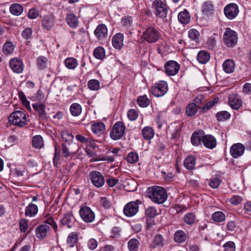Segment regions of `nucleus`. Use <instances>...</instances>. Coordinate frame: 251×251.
<instances>
[{
  "instance_id": "a211bd4d",
  "label": "nucleus",
  "mask_w": 251,
  "mask_h": 251,
  "mask_svg": "<svg viewBox=\"0 0 251 251\" xmlns=\"http://www.w3.org/2000/svg\"><path fill=\"white\" fill-rule=\"evenodd\" d=\"M202 141L204 146L210 149L215 148L217 145V141L214 136L211 135H204L202 138Z\"/></svg>"
},
{
  "instance_id": "8fccbe9b",
  "label": "nucleus",
  "mask_w": 251,
  "mask_h": 251,
  "mask_svg": "<svg viewBox=\"0 0 251 251\" xmlns=\"http://www.w3.org/2000/svg\"><path fill=\"white\" fill-rule=\"evenodd\" d=\"M88 88L93 91H97L100 88V84L97 79H91L88 82Z\"/></svg>"
},
{
  "instance_id": "5701e85b",
  "label": "nucleus",
  "mask_w": 251,
  "mask_h": 251,
  "mask_svg": "<svg viewBox=\"0 0 251 251\" xmlns=\"http://www.w3.org/2000/svg\"><path fill=\"white\" fill-rule=\"evenodd\" d=\"M66 21L68 25L72 28H76L78 25V19L73 13L67 14L66 17Z\"/></svg>"
},
{
  "instance_id": "052dcab7",
  "label": "nucleus",
  "mask_w": 251,
  "mask_h": 251,
  "mask_svg": "<svg viewBox=\"0 0 251 251\" xmlns=\"http://www.w3.org/2000/svg\"><path fill=\"white\" fill-rule=\"evenodd\" d=\"M32 30L31 28L27 27L25 29L22 33V36L25 39L28 40L30 39L32 36Z\"/></svg>"
},
{
  "instance_id": "680f3d73",
  "label": "nucleus",
  "mask_w": 251,
  "mask_h": 251,
  "mask_svg": "<svg viewBox=\"0 0 251 251\" xmlns=\"http://www.w3.org/2000/svg\"><path fill=\"white\" fill-rule=\"evenodd\" d=\"M242 198L240 196L234 195L229 200L230 203L233 205H236L240 204L242 201Z\"/></svg>"
},
{
  "instance_id": "9b49d317",
  "label": "nucleus",
  "mask_w": 251,
  "mask_h": 251,
  "mask_svg": "<svg viewBox=\"0 0 251 251\" xmlns=\"http://www.w3.org/2000/svg\"><path fill=\"white\" fill-rule=\"evenodd\" d=\"M79 213L81 219L86 223H91L95 219V213L88 206L81 207Z\"/></svg>"
},
{
  "instance_id": "4be33fe9",
  "label": "nucleus",
  "mask_w": 251,
  "mask_h": 251,
  "mask_svg": "<svg viewBox=\"0 0 251 251\" xmlns=\"http://www.w3.org/2000/svg\"><path fill=\"white\" fill-rule=\"evenodd\" d=\"M124 35L118 33L115 34L112 39V45L115 49H120L123 46Z\"/></svg>"
},
{
  "instance_id": "13d9d810",
  "label": "nucleus",
  "mask_w": 251,
  "mask_h": 251,
  "mask_svg": "<svg viewBox=\"0 0 251 251\" xmlns=\"http://www.w3.org/2000/svg\"><path fill=\"white\" fill-rule=\"evenodd\" d=\"M222 180L218 177H215L210 180L209 184V186L214 189L217 188L221 183Z\"/></svg>"
},
{
  "instance_id": "6e6d98bb",
  "label": "nucleus",
  "mask_w": 251,
  "mask_h": 251,
  "mask_svg": "<svg viewBox=\"0 0 251 251\" xmlns=\"http://www.w3.org/2000/svg\"><path fill=\"white\" fill-rule=\"evenodd\" d=\"M224 251H235V244L232 241H228L224 245Z\"/></svg>"
},
{
  "instance_id": "0e129e2a",
  "label": "nucleus",
  "mask_w": 251,
  "mask_h": 251,
  "mask_svg": "<svg viewBox=\"0 0 251 251\" xmlns=\"http://www.w3.org/2000/svg\"><path fill=\"white\" fill-rule=\"evenodd\" d=\"M39 16V11L35 8L29 9L28 13V17L29 19H34Z\"/></svg>"
},
{
  "instance_id": "2eb2a0df",
  "label": "nucleus",
  "mask_w": 251,
  "mask_h": 251,
  "mask_svg": "<svg viewBox=\"0 0 251 251\" xmlns=\"http://www.w3.org/2000/svg\"><path fill=\"white\" fill-rule=\"evenodd\" d=\"M228 103L232 109L237 110L241 107L242 100L239 95L232 94L228 97Z\"/></svg>"
},
{
  "instance_id": "423d86ee",
  "label": "nucleus",
  "mask_w": 251,
  "mask_h": 251,
  "mask_svg": "<svg viewBox=\"0 0 251 251\" xmlns=\"http://www.w3.org/2000/svg\"><path fill=\"white\" fill-rule=\"evenodd\" d=\"M125 126L122 122H117L110 131V136L113 140L121 139L125 134Z\"/></svg>"
},
{
  "instance_id": "5fc2aeb1",
  "label": "nucleus",
  "mask_w": 251,
  "mask_h": 251,
  "mask_svg": "<svg viewBox=\"0 0 251 251\" xmlns=\"http://www.w3.org/2000/svg\"><path fill=\"white\" fill-rule=\"evenodd\" d=\"M126 159L127 162L129 163H135L138 160V154L136 152H131L128 153Z\"/></svg>"
},
{
  "instance_id": "e2e57ef3",
  "label": "nucleus",
  "mask_w": 251,
  "mask_h": 251,
  "mask_svg": "<svg viewBox=\"0 0 251 251\" xmlns=\"http://www.w3.org/2000/svg\"><path fill=\"white\" fill-rule=\"evenodd\" d=\"M199 34V31L195 29H191L188 31L189 37L193 40L197 39Z\"/></svg>"
},
{
  "instance_id": "4d7b16f0",
  "label": "nucleus",
  "mask_w": 251,
  "mask_h": 251,
  "mask_svg": "<svg viewBox=\"0 0 251 251\" xmlns=\"http://www.w3.org/2000/svg\"><path fill=\"white\" fill-rule=\"evenodd\" d=\"M127 117L131 121H134L137 119L138 116V112L133 109L129 110L127 112Z\"/></svg>"
},
{
  "instance_id": "37998d69",
  "label": "nucleus",
  "mask_w": 251,
  "mask_h": 251,
  "mask_svg": "<svg viewBox=\"0 0 251 251\" xmlns=\"http://www.w3.org/2000/svg\"><path fill=\"white\" fill-rule=\"evenodd\" d=\"M137 104L142 107H146L150 104V100L146 95L139 96L137 100Z\"/></svg>"
},
{
  "instance_id": "6ab92c4d",
  "label": "nucleus",
  "mask_w": 251,
  "mask_h": 251,
  "mask_svg": "<svg viewBox=\"0 0 251 251\" xmlns=\"http://www.w3.org/2000/svg\"><path fill=\"white\" fill-rule=\"evenodd\" d=\"M95 35L99 40H102L107 36V28L103 24L98 25L94 31Z\"/></svg>"
},
{
  "instance_id": "dca6fc26",
  "label": "nucleus",
  "mask_w": 251,
  "mask_h": 251,
  "mask_svg": "<svg viewBox=\"0 0 251 251\" xmlns=\"http://www.w3.org/2000/svg\"><path fill=\"white\" fill-rule=\"evenodd\" d=\"M32 107L34 110L38 112L40 119L46 120L47 118L46 112V106L44 103L36 102L32 104Z\"/></svg>"
},
{
  "instance_id": "ddd939ff",
  "label": "nucleus",
  "mask_w": 251,
  "mask_h": 251,
  "mask_svg": "<svg viewBox=\"0 0 251 251\" xmlns=\"http://www.w3.org/2000/svg\"><path fill=\"white\" fill-rule=\"evenodd\" d=\"M245 151V146L241 143L233 144L230 149V153L234 158L242 156Z\"/></svg>"
},
{
  "instance_id": "c85d7f7f",
  "label": "nucleus",
  "mask_w": 251,
  "mask_h": 251,
  "mask_svg": "<svg viewBox=\"0 0 251 251\" xmlns=\"http://www.w3.org/2000/svg\"><path fill=\"white\" fill-rule=\"evenodd\" d=\"M186 234L181 230H177L175 233L174 240L176 243H184L186 240Z\"/></svg>"
},
{
  "instance_id": "bb28decb",
  "label": "nucleus",
  "mask_w": 251,
  "mask_h": 251,
  "mask_svg": "<svg viewBox=\"0 0 251 251\" xmlns=\"http://www.w3.org/2000/svg\"><path fill=\"white\" fill-rule=\"evenodd\" d=\"M178 20L182 24H188L190 21V14L186 10L180 12L178 15Z\"/></svg>"
},
{
  "instance_id": "7ed1b4c3",
  "label": "nucleus",
  "mask_w": 251,
  "mask_h": 251,
  "mask_svg": "<svg viewBox=\"0 0 251 251\" xmlns=\"http://www.w3.org/2000/svg\"><path fill=\"white\" fill-rule=\"evenodd\" d=\"M237 33L229 28H226L223 35V42L229 48L234 47L237 43Z\"/></svg>"
},
{
  "instance_id": "b1692460",
  "label": "nucleus",
  "mask_w": 251,
  "mask_h": 251,
  "mask_svg": "<svg viewBox=\"0 0 251 251\" xmlns=\"http://www.w3.org/2000/svg\"><path fill=\"white\" fill-rule=\"evenodd\" d=\"M50 227L47 225H42L36 228V236L38 238L43 239L47 235Z\"/></svg>"
},
{
  "instance_id": "f704fd0d",
  "label": "nucleus",
  "mask_w": 251,
  "mask_h": 251,
  "mask_svg": "<svg viewBox=\"0 0 251 251\" xmlns=\"http://www.w3.org/2000/svg\"><path fill=\"white\" fill-rule=\"evenodd\" d=\"M225 219V214L221 211H216L212 215V219L216 222H223Z\"/></svg>"
},
{
  "instance_id": "aec40b11",
  "label": "nucleus",
  "mask_w": 251,
  "mask_h": 251,
  "mask_svg": "<svg viewBox=\"0 0 251 251\" xmlns=\"http://www.w3.org/2000/svg\"><path fill=\"white\" fill-rule=\"evenodd\" d=\"M54 17L51 15H46L42 20V26L46 29L49 30L53 27Z\"/></svg>"
},
{
  "instance_id": "393cba45",
  "label": "nucleus",
  "mask_w": 251,
  "mask_h": 251,
  "mask_svg": "<svg viewBox=\"0 0 251 251\" xmlns=\"http://www.w3.org/2000/svg\"><path fill=\"white\" fill-rule=\"evenodd\" d=\"M38 211V206L32 203H29L25 208V215L27 217H33Z\"/></svg>"
},
{
  "instance_id": "0eeeda50",
  "label": "nucleus",
  "mask_w": 251,
  "mask_h": 251,
  "mask_svg": "<svg viewBox=\"0 0 251 251\" xmlns=\"http://www.w3.org/2000/svg\"><path fill=\"white\" fill-rule=\"evenodd\" d=\"M167 90V84L164 81L155 83L151 88L152 94L156 97L163 96L166 93Z\"/></svg>"
},
{
  "instance_id": "a19ab883",
  "label": "nucleus",
  "mask_w": 251,
  "mask_h": 251,
  "mask_svg": "<svg viewBox=\"0 0 251 251\" xmlns=\"http://www.w3.org/2000/svg\"><path fill=\"white\" fill-rule=\"evenodd\" d=\"M196 219L195 215L192 212H189L185 214L183 217L184 222L189 225L193 224Z\"/></svg>"
},
{
  "instance_id": "603ef678",
  "label": "nucleus",
  "mask_w": 251,
  "mask_h": 251,
  "mask_svg": "<svg viewBox=\"0 0 251 251\" xmlns=\"http://www.w3.org/2000/svg\"><path fill=\"white\" fill-rule=\"evenodd\" d=\"M132 18L130 16H124L121 20V23L123 25L126 27H129L132 25Z\"/></svg>"
},
{
  "instance_id": "a878e982",
  "label": "nucleus",
  "mask_w": 251,
  "mask_h": 251,
  "mask_svg": "<svg viewBox=\"0 0 251 251\" xmlns=\"http://www.w3.org/2000/svg\"><path fill=\"white\" fill-rule=\"evenodd\" d=\"M210 59V54L205 50H201L197 55V60L201 64H205Z\"/></svg>"
},
{
  "instance_id": "39448f33",
  "label": "nucleus",
  "mask_w": 251,
  "mask_h": 251,
  "mask_svg": "<svg viewBox=\"0 0 251 251\" xmlns=\"http://www.w3.org/2000/svg\"><path fill=\"white\" fill-rule=\"evenodd\" d=\"M142 37L149 43H154L159 38V32L153 27H148L143 32Z\"/></svg>"
},
{
  "instance_id": "72a5a7b5",
  "label": "nucleus",
  "mask_w": 251,
  "mask_h": 251,
  "mask_svg": "<svg viewBox=\"0 0 251 251\" xmlns=\"http://www.w3.org/2000/svg\"><path fill=\"white\" fill-rule=\"evenodd\" d=\"M78 239V235L76 232H72L68 236L67 243L70 247H73Z\"/></svg>"
},
{
  "instance_id": "20e7f679",
  "label": "nucleus",
  "mask_w": 251,
  "mask_h": 251,
  "mask_svg": "<svg viewBox=\"0 0 251 251\" xmlns=\"http://www.w3.org/2000/svg\"><path fill=\"white\" fill-rule=\"evenodd\" d=\"M152 7L154 9V14L157 17L162 19L167 17L168 7L162 0H154L152 3Z\"/></svg>"
},
{
  "instance_id": "ea45409f",
  "label": "nucleus",
  "mask_w": 251,
  "mask_h": 251,
  "mask_svg": "<svg viewBox=\"0 0 251 251\" xmlns=\"http://www.w3.org/2000/svg\"><path fill=\"white\" fill-rule=\"evenodd\" d=\"M198 110V107L195 105V103H191L189 104L186 109V114L189 117H192L195 115Z\"/></svg>"
},
{
  "instance_id": "f257e3e1",
  "label": "nucleus",
  "mask_w": 251,
  "mask_h": 251,
  "mask_svg": "<svg viewBox=\"0 0 251 251\" xmlns=\"http://www.w3.org/2000/svg\"><path fill=\"white\" fill-rule=\"evenodd\" d=\"M146 195L152 202L157 204L163 203L167 200L168 197L165 189L157 186L148 188Z\"/></svg>"
},
{
  "instance_id": "79ce46f5",
  "label": "nucleus",
  "mask_w": 251,
  "mask_h": 251,
  "mask_svg": "<svg viewBox=\"0 0 251 251\" xmlns=\"http://www.w3.org/2000/svg\"><path fill=\"white\" fill-rule=\"evenodd\" d=\"M65 66L69 69H74L77 65V61L74 58L69 57L65 59Z\"/></svg>"
},
{
  "instance_id": "412c9836",
  "label": "nucleus",
  "mask_w": 251,
  "mask_h": 251,
  "mask_svg": "<svg viewBox=\"0 0 251 251\" xmlns=\"http://www.w3.org/2000/svg\"><path fill=\"white\" fill-rule=\"evenodd\" d=\"M214 10V5L212 1L210 0L205 1L202 5L201 10L205 15L208 16L211 15L213 13Z\"/></svg>"
},
{
  "instance_id": "69168bd1",
  "label": "nucleus",
  "mask_w": 251,
  "mask_h": 251,
  "mask_svg": "<svg viewBox=\"0 0 251 251\" xmlns=\"http://www.w3.org/2000/svg\"><path fill=\"white\" fill-rule=\"evenodd\" d=\"M46 224L50 225L52 226L53 229L54 230L55 232H56L57 229V225L56 223L54 222L53 219L50 217L48 218L45 222Z\"/></svg>"
},
{
  "instance_id": "58836bf2",
  "label": "nucleus",
  "mask_w": 251,
  "mask_h": 251,
  "mask_svg": "<svg viewBox=\"0 0 251 251\" xmlns=\"http://www.w3.org/2000/svg\"><path fill=\"white\" fill-rule=\"evenodd\" d=\"M163 238L161 234H157L153 238V243L151 245V247L153 249L157 247H162L163 246Z\"/></svg>"
},
{
  "instance_id": "4468645a",
  "label": "nucleus",
  "mask_w": 251,
  "mask_h": 251,
  "mask_svg": "<svg viewBox=\"0 0 251 251\" xmlns=\"http://www.w3.org/2000/svg\"><path fill=\"white\" fill-rule=\"evenodd\" d=\"M9 65L13 71L17 74L23 72L24 65L22 61L17 58L11 59L9 62Z\"/></svg>"
},
{
  "instance_id": "473e14b6",
  "label": "nucleus",
  "mask_w": 251,
  "mask_h": 251,
  "mask_svg": "<svg viewBox=\"0 0 251 251\" xmlns=\"http://www.w3.org/2000/svg\"><path fill=\"white\" fill-rule=\"evenodd\" d=\"M70 111L73 116H78L81 114L82 109L81 106L79 104L77 103H74L71 105Z\"/></svg>"
},
{
  "instance_id": "e433bc0d",
  "label": "nucleus",
  "mask_w": 251,
  "mask_h": 251,
  "mask_svg": "<svg viewBox=\"0 0 251 251\" xmlns=\"http://www.w3.org/2000/svg\"><path fill=\"white\" fill-rule=\"evenodd\" d=\"M105 129V125L103 123H96L93 124L92 126V130L93 132L97 134H100L102 131Z\"/></svg>"
},
{
  "instance_id": "2f4dec72",
  "label": "nucleus",
  "mask_w": 251,
  "mask_h": 251,
  "mask_svg": "<svg viewBox=\"0 0 251 251\" xmlns=\"http://www.w3.org/2000/svg\"><path fill=\"white\" fill-rule=\"evenodd\" d=\"M142 132L144 138L146 140L151 139L154 135V131L153 129L149 126L144 127L143 129Z\"/></svg>"
},
{
  "instance_id": "774afa93",
  "label": "nucleus",
  "mask_w": 251,
  "mask_h": 251,
  "mask_svg": "<svg viewBox=\"0 0 251 251\" xmlns=\"http://www.w3.org/2000/svg\"><path fill=\"white\" fill-rule=\"evenodd\" d=\"M100 202L105 208H109L111 206L110 201L106 197L101 198Z\"/></svg>"
},
{
  "instance_id": "c756f323",
  "label": "nucleus",
  "mask_w": 251,
  "mask_h": 251,
  "mask_svg": "<svg viewBox=\"0 0 251 251\" xmlns=\"http://www.w3.org/2000/svg\"><path fill=\"white\" fill-rule=\"evenodd\" d=\"M10 11L13 15L19 16L22 13L23 7L19 3H14L10 6Z\"/></svg>"
},
{
  "instance_id": "864d4df0",
  "label": "nucleus",
  "mask_w": 251,
  "mask_h": 251,
  "mask_svg": "<svg viewBox=\"0 0 251 251\" xmlns=\"http://www.w3.org/2000/svg\"><path fill=\"white\" fill-rule=\"evenodd\" d=\"M47 61V58L44 56H40L37 59V63L39 69L42 70L46 67Z\"/></svg>"
},
{
  "instance_id": "f3484780",
  "label": "nucleus",
  "mask_w": 251,
  "mask_h": 251,
  "mask_svg": "<svg viewBox=\"0 0 251 251\" xmlns=\"http://www.w3.org/2000/svg\"><path fill=\"white\" fill-rule=\"evenodd\" d=\"M60 222L63 226H67L68 228L72 227L75 222V219L72 212H69L65 214Z\"/></svg>"
},
{
  "instance_id": "3c124183",
  "label": "nucleus",
  "mask_w": 251,
  "mask_h": 251,
  "mask_svg": "<svg viewBox=\"0 0 251 251\" xmlns=\"http://www.w3.org/2000/svg\"><path fill=\"white\" fill-rule=\"evenodd\" d=\"M61 138L64 142L70 144L73 140L74 136L67 131H63L61 133Z\"/></svg>"
},
{
  "instance_id": "c03bdc74",
  "label": "nucleus",
  "mask_w": 251,
  "mask_h": 251,
  "mask_svg": "<svg viewBox=\"0 0 251 251\" xmlns=\"http://www.w3.org/2000/svg\"><path fill=\"white\" fill-rule=\"evenodd\" d=\"M216 117L218 121H224L229 119L230 118V114L226 111H222L218 112Z\"/></svg>"
},
{
  "instance_id": "9d476101",
  "label": "nucleus",
  "mask_w": 251,
  "mask_h": 251,
  "mask_svg": "<svg viewBox=\"0 0 251 251\" xmlns=\"http://www.w3.org/2000/svg\"><path fill=\"white\" fill-rule=\"evenodd\" d=\"M139 203H141L139 200L131 201L127 203L124 208L125 215L127 217H132L135 215L138 211Z\"/></svg>"
},
{
  "instance_id": "4c0bfd02",
  "label": "nucleus",
  "mask_w": 251,
  "mask_h": 251,
  "mask_svg": "<svg viewBox=\"0 0 251 251\" xmlns=\"http://www.w3.org/2000/svg\"><path fill=\"white\" fill-rule=\"evenodd\" d=\"M200 133L198 132H194L191 136V141L192 144L194 146H198L200 144L201 142V138H202V133H201V135H200Z\"/></svg>"
},
{
  "instance_id": "6e6552de",
  "label": "nucleus",
  "mask_w": 251,
  "mask_h": 251,
  "mask_svg": "<svg viewBox=\"0 0 251 251\" xmlns=\"http://www.w3.org/2000/svg\"><path fill=\"white\" fill-rule=\"evenodd\" d=\"M239 12L238 6L234 3L227 4L224 8V13L227 19L232 20L235 19Z\"/></svg>"
},
{
  "instance_id": "f03ea898",
  "label": "nucleus",
  "mask_w": 251,
  "mask_h": 251,
  "mask_svg": "<svg viewBox=\"0 0 251 251\" xmlns=\"http://www.w3.org/2000/svg\"><path fill=\"white\" fill-rule=\"evenodd\" d=\"M9 122L19 127H23L27 124V120L24 112L18 110L12 112L8 118Z\"/></svg>"
},
{
  "instance_id": "09e8293b",
  "label": "nucleus",
  "mask_w": 251,
  "mask_h": 251,
  "mask_svg": "<svg viewBox=\"0 0 251 251\" xmlns=\"http://www.w3.org/2000/svg\"><path fill=\"white\" fill-rule=\"evenodd\" d=\"M94 56L98 59H102L105 56L104 49L101 47L95 49L93 53Z\"/></svg>"
},
{
  "instance_id": "1a4fd4ad",
  "label": "nucleus",
  "mask_w": 251,
  "mask_h": 251,
  "mask_svg": "<svg viewBox=\"0 0 251 251\" xmlns=\"http://www.w3.org/2000/svg\"><path fill=\"white\" fill-rule=\"evenodd\" d=\"M89 177L92 183L96 187H101L104 184V178L102 175L98 171H92L90 172Z\"/></svg>"
},
{
  "instance_id": "c9c22d12",
  "label": "nucleus",
  "mask_w": 251,
  "mask_h": 251,
  "mask_svg": "<svg viewBox=\"0 0 251 251\" xmlns=\"http://www.w3.org/2000/svg\"><path fill=\"white\" fill-rule=\"evenodd\" d=\"M139 246V242L135 238L131 239L128 242L127 246L129 251H138Z\"/></svg>"
},
{
  "instance_id": "de8ad7c7",
  "label": "nucleus",
  "mask_w": 251,
  "mask_h": 251,
  "mask_svg": "<svg viewBox=\"0 0 251 251\" xmlns=\"http://www.w3.org/2000/svg\"><path fill=\"white\" fill-rule=\"evenodd\" d=\"M32 145L35 148H40L43 145V139L40 135H36L32 139Z\"/></svg>"
},
{
  "instance_id": "7c9ffc66",
  "label": "nucleus",
  "mask_w": 251,
  "mask_h": 251,
  "mask_svg": "<svg viewBox=\"0 0 251 251\" xmlns=\"http://www.w3.org/2000/svg\"><path fill=\"white\" fill-rule=\"evenodd\" d=\"M196 164V159L193 156L186 157L184 161L185 167L188 170H192L194 168Z\"/></svg>"
},
{
  "instance_id": "49530a36",
  "label": "nucleus",
  "mask_w": 251,
  "mask_h": 251,
  "mask_svg": "<svg viewBox=\"0 0 251 251\" xmlns=\"http://www.w3.org/2000/svg\"><path fill=\"white\" fill-rule=\"evenodd\" d=\"M157 215V210L153 206H150L145 210V215L148 218H153Z\"/></svg>"
},
{
  "instance_id": "bf43d9fd",
  "label": "nucleus",
  "mask_w": 251,
  "mask_h": 251,
  "mask_svg": "<svg viewBox=\"0 0 251 251\" xmlns=\"http://www.w3.org/2000/svg\"><path fill=\"white\" fill-rule=\"evenodd\" d=\"M205 102V100H204L203 96H199L196 97L194 100V103L195 105L199 108H201V104H204Z\"/></svg>"
},
{
  "instance_id": "cd10ccee",
  "label": "nucleus",
  "mask_w": 251,
  "mask_h": 251,
  "mask_svg": "<svg viewBox=\"0 0 251 251\" xmlns=\"http://www.w3.org/2000/svg\"><path fill=\"white\" fill-rule=\"evenodd\" d=\"M223 67L226 73H231L234 70L235 63L232 60L227 59L224 62Z\"/></svg>"
},
{
  "instance_id": "a18cd8bd",
  "label": "nucleus",
  "mask_w": 251,
  "mask_h": 251,
  "mask_svg": "<svg viewBox=\"0 0 251 251\" xmlns=\"http://www.w3.org/2000/svg\"><path fill=\"white\" fill-rule=\"evenodd\" d=\"M14 49V46L12 42H6L3 46L2 51L6 55L9 54L13 52Z\"/></svg>"
},
{
  "instance_id": "338daca9",
  "label": "nucleus",
  "mask_w": 251,
  "mask_h": 251,
  "mask_svg": "<svg viewBox=\"0 0 251 251\" xmlns=\"http://www.w3.org/2000/svg\"><path fill=\"white\" fill-rule=\"evenodd\" d=\"M20 228L22 232L26 231L27 228V223L25 219H22L20 222Z\"/></svg>"
},
{
  "instance_id": "f8f14e48",
  "label": "nucleus",
  "mask_w": 251,
  "mask_h": 251,
  "mask_svg": "<svg viewBox=\"0 0 251 251\" xmlns=\"http://www.w3.org/2000/svg\"><path fill=\"white\" fill-rule=\"evenodd\" d=\"M179 65L175 61H167L164 66L165 73L169 75H175L179 70Z\"/></svg>"
}]
</instances>
